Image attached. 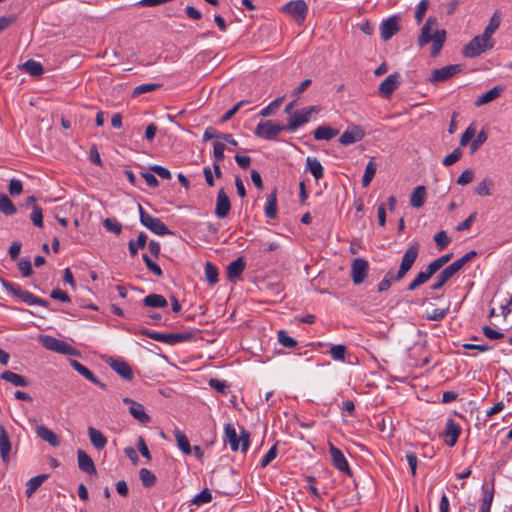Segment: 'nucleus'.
<instances>
[{
  "mask_svg": "<svg viewBox=\"0 0 512 512\" xmlns=\"http://www.w3.org/2000/svg\"><path fill=\"white\" fill-rule=\"evenodd\" d=\"M419 249L420 245L418 242H413L409 245L402 257L397 273L393 274L392 271H389L379 282L377 287L379 293L387 291L392 286L393 282H398L406 276L418 257Z\"/></svg>",
  "mask_w": 512,
  "mask_h": 512,
  "instance_id": "obj_1",
  "label": "nucleus"
},
{
  "mask_svg": "<svg viewBox=\"0 0 512 512\" xmlns=\"http://www.w3.org/2000/svg\"><path fill=\"white\" fill-rule=\"evenodd\" d=\"M446 40V31L438 28V22L433 17H428L421 28L418 37V45L423 47L431 43V57L439 55Z\"/></svg>",
  "mask_w": 512,
  "mask_h": 512,
  "instance_id": "obj_2",
  "label": "nucleus"
},
{
  "mask_svg": "<svg viewBox=\"0 0 512 512\" xmlns=\"http://www.w3.org/2000/svg\"><path fill=\"white\" fill-rule=\"evenodd\" d=\"M250 434L247 430L242 429L240 435L237 434L236 428L232 423H226L224 425V436L223 441L228 444L233 452L241 449L245 453L249 448Z\"/></svg>",
  "mask_w": 512,
  "mask_h": 512,
  "instance_id": "obj_3",
  "label": "nucleus"
},
{
  "mask_svg": "<svg viewBox=\"0 0 512 512\" xmlns=\"http://www.w3.org/2000/svg\"><path fill=\"white\" fill-rule=\"evenodd\" d=\"M2 286L8 294H11L21 302L28 305H38L42 307L48 306V302L45 299L39 298L31 292L22 289L18 284L2 280Z\"/></svg>",
  "mask_w": 512,
  "mask_h": 512,
  "instance_id": "obj_4",
  "label": "nucleus"
},
{
  "mask_svg": "<svg viewBox=\"0 0 512 512\" xmlns=\"http://www.w3.org/2000/svg\"><path fill=\"white\" fill-rule=\"evenodd\" d=\"M138 211L140 223L152 233L158 236L174 234L160 218L153 217L145 212L141 204H138Z\"/></svg>",
  "mask_w": 512,
  "mask_h": 512,
  "instance_id": "obj_5",
  "label": "nucleus"
},
{
  "mask_svg": "<svg viewBox=\"0 0 512 512\" xmlns=\"http://www.w3.org/2000/svg\"><path fill=\"white\" fill-rule=\"evenodd\" d=\"M494 47L493 39L484 37L483 34L475 36L463 48V54L469 58H475Z\"/></svg>",
  "mask_w": 512,
  "mask_h": 512,
  "instance_id": "obj_6",
  "label": "nucleus"
},
{
  "mask_svg": "<svg viewBox=\"0 0 512 512\" xmlns=\"http://www.w3.org/2000/svg\"><path fill=\"white\" fill-rule=\"evenodd\" d=\"M140 333L155 341L168 345H175L181 342H185L190 340L192 337L190 333H159L148 329H142L140 330Z\"/></svg>",
  "mask_w": 512,
  "mask_h": 512,
  "instance_id": "obj_7",
  "label": "nucleus"
},
{
  "mask_svg": "<svg viewBox=\"0 0 512 512\" xmlns=\"http://www.w3.org/2000/svg\"><path fill=\"white\" fill-rule=\"evenodd\" d=\"M40 342L44 348L50 351L61 353L64 355H75L76 350L63 340L57 339L50 335L40 337Z\"/></svg>",
  "mask_w": 512,
  "mask_h": 512,
  "instance_id": "obj_8",
  "label": "nucleus"
},
{
  "mask_svg": "<svg viewBox=\"0 0 512 512\" xmlns=\"http://www.w3.org/2000/svg\"><path fill=\"white\" fill-rule=\"evenodd\" d=\"M315 106H308L301 110H296L288 118L287 129L290 132H295L300 126L304 125L309 121V118L313 112H316Z\"/></svg>",
  "mask_w": 512,
  "mask_h": 512,
  "instance_id": "obj_9",
  "label": "nucleus"
},
{
  "mask_svg": "<svg viewBox=\"0 0 512 512\" xmlns=\"http://www.w3.org/2000/svg\"><path fill=\"white\" fill-rule=\"evenodd\" d=\"M282 11L291 16L298 24H302L307 16L308 5L304 0H294L285 4Z\"/></svg>",
  "mask_w": 512,
  "mask_h": 512,
  "instance_id": "obj_10",
  "label": "nucleus"
},
{
  "mask_svg": "<svg viewBox=\"0 0 512 512\" xmlns=\"http://www.w3.org/2000/svg\"><path fill=\"white\" fill-rule=\"evenodd\" d=\"M284 129L285 126L275 124L270 120L262 121L257 125L255 135L265 140H273Z\"/></svg>",
  "mask_w": 512,
  "mask_h": 512,
  "instance_id": "obj_11",
  "label": "nucleus"
},
{
  "mask_svg": "<svg viewBox=\"0 0 512 512\" xmlns=\"http://www.w3.org/2000/svg\"><path fill=\"white\" fill-rule=\"evenodd\" d=\"M460 71L461 66L459 64H451L439 69H434L430 74L429 81L433 84L444 82L452 78Z\"/></svg>",
  "mask_w": 512,
  "mask_h": 512,
  "instance_id": "obj_12",
  "label": "nucleus"
},
{
  "mask_svg": "<svg viewBox=\"0 0 512 512\" xmlns=\"http://www.w3.org/2000/svg\"><path fill=\"white\" fill-rule=\"evenodd\" d=\"M369 270V263L363 258H355L351 264V278L355 285L364 282Z\"/></svg>",
  "mask_w": 512,
  "mask_h": 512,
  "instance_id": "obj_13",
  "label": "nucleus"
},
{
  "mask_svg": "<svg viewBox=\"0 0 512 512\" xmlns=\"http://www.w3.org/2000/svg\"><path fill=\"white\" fill-rule=\"evenodd\" d=\"M329 454L332 458L335 468L349 476L352 475V471L350 469L346 457L344 456L340 449H338L331 443H329Z\"/></svg>",
  "mask_w": 512,
  "mask_h": 512,
  "instance_id": "obj_14",
  "label": "nucleus"
},
{
  "mask_svg": "<svg viewBox=\"0 0 512 512\" xmlns=\"http://www.w3.org/2000/svg\"><path fill=\"white\" fill-rule=\"evenodd\" d=\"M231 209L229 197L223 188H221L216 197L215 215L219 219H223L228 216Z\"/></svg>",
  "mask_w": 512,
  "mask_h": 512,
  "instance_id": "obj_15",
  "label": "nucleus"
},
{
  "mask_svg": "<svg viewBox=\"0 0 512 512\" xmlns=\"http://www.w3.org/2000/svg\"><path fill=\"white\" fill-rule=\"evenodd\" d=\"M399 22L397 16H391L382 21L380 25V35L384 41L391 39L399 31Z\"/></svg>",
  "mask_w": 512,
  "mask_h": 512,
  "instance_id": "obj_16",
  "label": "nucleus"
},
{
  "mask_svg": "<svg viewBox=\"0 0 512 512\" xmlns=\"http://www.w3.org/2000/svg\"><path fill=\"white\" fill-rule=\"evenodd\" d=\"M364 130L359 126L348 127L340 136L339 142L342 145H350L363 139Z\"/></svg>",
  "mask_w": 512,
  "mask_h": 512,
  "instance_id": "obj_17",
  "label": "nucleus"
},
{
  "mask_svg": "<svg viewBox=\"0 0 512 512\" xmlns=\"http://www.w3.org/2000/svg\"><path fill=\"white\" fill-rule=\"evenodd\" d=\"M444 434L447 437L445 443L449 447H453L457 443L461 434V427L454 419L448 418L446 421Z\"/></svg>",
  "mask_w": 512,
  "mask_h": 512,
  "instance_id": "obj_18",
  "label": "nucleus"
},
{
  "mask_svg": "<svg viewBox=\"0 0 512 512\" xmlns=\"http://www.w3.org/2000/svg\"><path fill=\"white\" fill-rule=\"evenodd\" d=\"M400 85V75L398 73L390 74L384 81L379 85L378 91L385 97H390L391 94Z\"/></svg>",
  "mask_w": 512,
  "mask_h": 512,
  "instance_id": "obj_19",
  "label": "nucleus"
},
{
  "mask_svg": "<svg viewBox=\"0 0 512 512\" xmlns=\"http://www.w3.org/2000/svg\"><path fill=\"white\" fill-rule=\"evenodd\" d=\"M481 489L482 498L479 512H490L494 498V479H492L491 485L483 483Z\"/></svg>",
  "mask_w": 512,
  "mask_h": 512,
  "instance_id": "obj_20",
  "label": "nucleus"
},
{
  "mask_svg": "<svg viewBox=\"0 0 512 512\" xmlns=\"http://www.w3.org/2000/svg\"><path fill=\"white\" fill-rule=\"evenodd\" d=\"M71 366L75 371H77L81 376H83L85 379L89 380L90 382L94 383L95 385L99 386L101 389H106V385L101 382L97 376L93 374L92 371H90L87 367H85L83 364L76 360H71Z\"/></svg>",
  "mask_w": 512,
  "mask_h": 512,
  "instance_id": "obj_21",
  "label": "nucleus"
},
{
  "mask_svg": "<svg viewBox=\"0 0 512 512\" xmlns=\"http://www.w3.org/2000/svg\"><path fill=\"white\" fill-rule=\"evenodd\" d=\"M79 469L87 474H96V468L92 458L83 450L77 451Z\"/></svg>",
  "mask_w": 512,
  "mask_h": 512,
  "instance_id": "obj_22",
  "label": "nucleus"
},
{
  "mask_svg": "<svg viewBox=\"0 0 512 512\" xmlns=\"http://www.w3.org/2000/svg\"><path fill=\"white\" fill-rule=\"evenodd\" d=\"M36 434L43 441H46L53 447H58L60 445L59 437L49 428L39 425L36 427Z\"/></svg>",
  "mask_w": 512,
  "mask_h": 512,
  "instance_id": "obj_23",
  "label": "nucleus"
},
{
  "mask_svg": "<svg viewBox=\"0 0 512 512\" xmlns=\"http://www.w3.org/2000/svg\"><path fill=\"white\" fill-rule=\"evenodd\" d=\"M11 452V442L4 426L0 425V455L3 462H7Z\"/></svg>",
  "mask_w": 512,
  "mask_h": 512,
  "instance_id": "obj_24",
  "label": "nucleus"
},
{
  "mask_svg": "<svg viewBox=\"0 0 512 512\" xmlns=\"http://www.w3.org/2000/svg\"><path fill=\"white\" fill-rule=\"evenodd\" d=\"M306 171L310 172L316 181L324 176V168L320 161L315 157H307Z\"/></svg>",
  "mask_w": 512,
  "mask_h": 512,
  "instance_id": "obj_25",
  "label": "nucleus"
},
{
  "mask_svg": "<svg viewBox=\"0 0 512 512\" xmlns=\"http://www.w3.org/2000/svg\"><path fill=\"white\" fill-rule=\"evenodd\" d=\"M110 367L113 371H115L117 374H119L122 378L125 380H132L133 378V372L128 365L123 360H114L110 363Z\"/></svg>",
  "mask_w": 512,
  "mask_h": 512,
  "instance_id": "obj_26",
  "label": "nucleus"
},
{
  "mask_svg": "<svg viewBox=\"0 0 512 512\" xmlns=\"http://www.w3.org/2000/svg\"><path fill=\"white\" fill-rule=\"evenodd\" d=\"M88 435H89V439H90L92 445L96 449L101 450L106 446L107 439L100 430H98L94 427H89Z\"/></svg>",
  "mask_w": 512,
  "mask_h": 512,
  "instance_id": "obj_27",
  "label": "nucleus"
},
{
  "mask_svg": "<svg viewBox=\"0 0 512 512\" xmlns=\"http://www.w3.org/2000/svg\"><path fill=\"white\" fill-rule=\"evenodd\" d=\"M129 413L142 424H146L151 420V417L145 412L144 406L138 402L132 403V406L129 407Z\"/></svg>",
  "mask_w": 512,
  "mask_h": 512,
  "instance_id": "obj_28",
  "label": "nucleus"
},
{
  "mask_svg": "<svg viewBox=\"0 0 512 512\" xmlns=\"http://www.w3.org/2000/svg\"><path fill=\"white\" fill-rule=\"evenodd\" d=\"M1 378L17 387H26L29 385V381L24 376L9 370L4 371L1 374Z\"/></svg>",
  "mask_w": 512,
  "mask_h": 512,
  "instance_id": "obj_29",
  "label": "nucleus"
},
{
  "mask_svg": "<svg viewBox=\"0 0 512 512\" xmlns=\"http://www.w3.org/2000/svg\"><path fill=\"white\" fill-rule=\"evenodd\" d=\"M426 199V188L422 185L417 186L411 196H410V205L413 208H420L424 205Z\"/></svg>",
  "mask_w": 512,
  "mask_h": 512,
  "instance_id": "obj_30",
  "label": "nucleus"
},
{
  "mask_svg": "<svg viewBox=\"0 0 512 512\" xmlns=\"http://www.w3.org/2000/svg\"><path fill=\"white\" fill-rule=\"evenodd\" d=\"M245 269V263L242 258H237L232 261L227 267V276L230 280H234L240 277Z\"/></svg>",
  "mask_w": 512,
  "mask_h": 512,
  "instance_id": "obj_31",
  "label": "nucleus"
},
{
  "mask_svg": "<svg viewBox=\"0 0 512 512\" xmlns=\"http://www.w3.org/2000/svg\"><path fill=\"white\" fill-rule=\"evenodd\" d=\"M339 131L330 126L322 125L314 131V138L316 140H331L338 135Z\"/></svg>",
  "mask_w": 512,
  "mask_h": 512,
  "instance_id": "obj_32",
  "label": "nucleus"
},
{
  "mask_svg": "<svg viewBox=\"0 0 512 512\" xmlns=\"http://www.w3.org/2000/svg\"><path fill=\"white\" fill-rule=\"evenodd\" d=\"M48 477V474H40L29 479L26 483V496L31 497Z\"/></svg>",
  "mask_w": 512,
  "mask_h": 512,
  "instance_id": "obj_33",
  "label": "nucleus"
},
{
  "mask_svg": "<svg viewBox=\"0 0 512 512\" xmlns=\"http://www.w3.org/2000/svg\"><path fill=\"white\" fill-rule=\"evenodd\" d=\"M143 305L152 308H164L168 303L165 297L160 294H149L143 299Z\"/></svg>",
  "mask_w": 512,
  "mask_h": 512,
  "instance_id": "obj_34",
  "label": "nucleus"
},
{
  "mask_svg": "<svg viewBox=\"0 0 512 512\" xmlns=\"http://www.w3.org/2000/svg\"><path fill=\"white\" fill-rule=\"evenodd\" d=\"M264 213L266 217L274 219L277 216V195L276 191L267 196Z\"/></svg>",
  "mask_w": 512,
  "mask_h": 512,
  "instance_id": "obj_35",
  "label": "nucleus"
},
{
  "mask_svg": "<svg viewBox=\"0 0 512 512\" xmlns=\"http://www.w3.org/2000/svg\"><path fill=\"white\" fill-rule=\"evenodd\" d=\"M147 243V234L145 232H140L136 240H130L128 243V248L130 255L132 257L136 256L138 253V249H143Z\"/></svg>",
  "mask_w": 512,
  "mask_h": 512,
  "instance_id": "obj_36",
  "label": "nucleus"
},
{
  "mask_svg": "<svg viewBox=\"0 0 512 512\" xmlns=\"http://www.w3.org/2000/svg\"><path fill=\"white\" fill-rule=\"evenodd\" d=\"M501 92H502L501 87H494V88L488 90L487 92H485L484 94H482L481 96H479L476 99V101H475L476 106H482L484 104H487V103L495 100L496 98H498L500 96Z\"/></svg>",
  "mask_w": 512,
  "mask_h": 512,
  "instance_id": "obj_37",
  "label": "nucleus"
},
{
  "mask_svg": "<svg viewBox=\"0 0 512 512\" xmlns=\"http://www.w3.org/2000/svg\"><path fill=\"white\" fill-rule=\"evenodd\" d=\"M174 436L177 441V446L179 449L185 454L189 455L192 452V448L190 446L189 440L186 435L179 429L174 431Z\"/></svg>",
  "mask_w": 512,
  "mask_h": 512,
  "instance_id": "obj_38",
  "label": "nucleus"
},
{
  "mask_svg": "<svg viewBox=\"0 0 512 512\" xmlns=\"http://www.w3.org/2000/svg\"><path fill=\"white\" fill-rule=\"evenodd\" d=\"M23 69L31 76L38 77L44 73V68L42 64L35 60H27L23 64Z\"/></svg>",
  "mask_w": 512,
  "mask_h": 512,
  "instance_id": "obj_39",
  "label": "nucleus"
},
{
  "mask_svg": "<svg viewBox=\"0 0 512 512\" xmlns=\"http://www.w3.org/2000/svg\"><path fill=\"white\" fill-rule=\"evenodd\" d=\"M16 207L10 198L5 194H0V212L6 216H11L16 213Z\"/></svg>",
  "mask_w": 512,
  "mask_h": 512,
  "instance_id": "obj_40",
  "label": "nucleus"
},
{
  "mask_svg": "<svg viewBox=\"0 0 512 512\" xmlns=\"http://www.w3.org/2000/svg\"><path fill=\"white\" fill-rule=\"evenodd\" d=\"M493 186V181L489 178H485L478 183L474 192L481 197L489 196L492 193Z\"/></svg>",
  "mask_w": 512,
  "mask_h": 512,
  "instance_id": "obj_41",
  "label": "nucleus"
},
{
  "mask_svg": "<svg viewBox=\"0 0 512 512\" xmlns=\"http://www.w3.org/2000/svg\"><path fill=\"white\" fill-rule=\"evenodd\" d=\"M376 170H377V164L373 160H370L366 165L364 175L362 178V186L363 187H368L370 185L371 181L373 180V178L376 174Z\"/></svg>",
  "mask_w": 512,
  "mask_h": 512,
  "instance_id": "obj_42",
  "label": "nucleus"
},
{
  "mask_svg": "<svg viewBox=\"0 0 512 512\" xmlns=\"http://www.w3.org/2000/svg\"><path fill=\"white\" fill-rule=\"evenodd\" d=\"M205 277L209 284L214 285L219 280L218 269L211 262H206L204 267Z\"/></svg>",
  "mask_w": 512,
  "mask_h": 512,
  "instance_id": "obj_43",
  "label": "nucleus"
},
{
  "mask_svg": "<svg viewBox=\"0 0 512 512\" xmlns=\"http://www.w3.org/2000/svg\"><path fill=\"white\" fill-rule=\"evenodd\" d=\"M500 16H498L496 13L491 17L489 24L486 26L483 35L486 38L492 39V35L495 33V31L500 26Z\"/></svg>",
  "mask_w": 512,
  "mask_h": 512,
  "instance_id": "obj_44",
  "label": "nucleus"
},
{
  "mask_svg": "<svg viewBox=\"0 0 512 512\" xmlns=\"http://www.w3.org/2000/svg\"><path fill=\"white\" fill-rule=\"evenodd\" d=\"M139 477L144 487H152L156 483V476L146 468L139 471Z\"/></svg>",
  "mask_w": 512,
  "mask_h": 512,
  "instance_id": "obj_45",
  "label": "nucleus"
},
{
  "mask_svg": "<svg viewBox=\"0 0 512 512\" xmlns=\"http://www.w3.org/2000/svg\"><path fill=\"white\" fill-rule=\"evenodd\" d=\"M278 342L285 348H294L297 345V341L290 337L284 330H280L277 334Z\"/></svg>",
  "mask_w": 512,
  "mask_h": 512,
  "instance_id": "obj_46",
  "label": "nucleus"
},
{
  "mask_svg": "<svg viewBox=\"0 0 512 512\" xmlns=\"http://www.w3.org/2000/svg\"><path fill=\"white\" fill-rule=\"evenodd\" d=\"M212 501V494L208 489H203L200 493L194 496L192 499V504L200 506L202 504H207Z\"/></svg>",
  "mask_w": 512,
  "mask_h": 512,
  "instance_id": "obj_47",
  "label": "nucleus"
},
{
  "mask_svg": "<svg viewBox=\"0 0 512 512\" xmlns=\"http://www.w3.org/2000/svg\"><path fill=\"white\" fill-rule=\"evenodd\" d=\"M346 346L342 344L333 345L330 348L329 354L330 356L337 361H343L346 356Z\"/></svg>",
  "mask_w": 512,
  "mask_h": 512,
  "instance_id": "obj_48",
  "label": "nucleus"
},
{
  "mask_svg": "<svg viewBox=\"0 0 512 512\" xmlns=\"http://www.w3.org/2000/svg\"><path fill=\"white\" fill-rule=\"evenodd\" d=\"M453 257V253H446L439 258L433 260L429 266L431 269L436 273L438 270H440L446 263H448Z\"/></svg>",
  "mask_w": 512,
  "mask_h": 512,
  "instance_id": "obj_49",
  "label": "nucleus"
},
{
  "mask_svg": "<svg viewBox=\"0 0 512 512\" xmlns=\"http://www.w3.org/2000/svg\"><path fill=\"white\" fill-rule=\"evenodd\" d=\"M283 100H284V96L275 99L274 101H272L269 105H267L260 111V115L262 117L270 116L279 108V106L281 105Z\"/></svg>",
  "mask_w": 512,
  "mask_h": 512,
  "instance_id": "obj_50",
  "label": "nucleus"
},
{
  "mask_svg": "<svg viewBox=\"0 0 512 512\" xmlns=\"http://www.w3.org/2000/svg\"><path fill=\"white\" fill-rule=\"evenodd\" d=\"M487 133L481 130L470 144V152H476L487 140Z\"/></svg>",
  "mask_w": 512,
  "mask_h": 512,
  "instance_id": "obj_51",
  "label": "nucleus"
},
{
  "mask_svg": "<svg viewBox=\"0 0 512 512\" xmlns=\"http://www.w3.org/2000/svg\"><path fill=\"white\" fill-rule=\"evenodd\" d=\"M477 252L472 250L453 262V265L460 271L468 262L474 259Z\"/></svg>",
  "mask_w": 512,
  "mask_h": 512,
  "instance_id": "obj_52",
  "label": "nucleus"
},
{
  "mask_svg": "<svg viewBox=\"0 0 512 512\" xmlns=\"http://www.w3.org/2000/svg\"><path fill=\"white\" fill-rule=\"evenodd\" d=\"M277 456V444H274L267 453L262 457L260 466L262 468L267 467Z\"/></svg>",
  "mask_w": 512,
  "mask_h": 512,
  "instance_id": "obj_53",
  "label": "nucleus"
},
{
  "mask_svg": "<svg viewBox=\"0 0 512 512\" xmlns=\"http://www.w3.org/2000/svg\"><path fill=\"white\" fill-rule=\"evenodd\" d=\"M103 225L107 231L115 233L116 235H119L122 231V225L118 221L111 218H106L103 221Z\"/></svg>",
  "mask_w": 512,
  "mask_h": 512,
  "instance_id": "obj_54",
  "label": "nucleus"
},
{
  "mask_svg": "<svg viewBox=\"0 0 512 512\" xmlns=\"http://www.w3.org/2000/svg\"><path fill=\"white\" fill-rule=\"evenodd\" d=\"M434 241H435L437 247L440 250H442L446 246H448V244L450 243V238L448 237V235L445 231L441 230L434 235Z\"/></svg>",
  "mask_w": 512,
  "mask_h": 512,
  "instance_id": "obj_55",
  "label": "nucleus"
},
{
  "mask_svg": "<svg viewBox=\"0 0 512 512\" xmlns=\"http://www.w3.org/2000/svg\"><path fill=\"white\" fill-rule=\"evenodd\" d=\"M462 156V151L460 148H455L450 154H448L443 160L442 164L444 166H451L456 163Z\"/></svg>",
  "mask_w": 512,
  "mask_h": 512,
  "instance_id": "obj_56",
  "label": "nucleus"
},
{
  "mask_svg": "<svg viewBox=\"0 0 512 512\" xmlns=\"http://www.w3.org/2000/svg\"><path fill=\"white\" fill-rule=\"evenodd\" d=\"M475 134V126L473 124L469 125L460 138V145L465 147L475 137Z\"/></svg>",
  "mask_w": 512,
  "mask_h": 512,
  "instance_id": "obj_57",
  "label": "nucleus"
},
{
  "mask_svg": "<svg viewBox=\"0 0 512 512\" xmlns=\"http://www.w3.org/2000/svg\"><path fill=\"white\" fill-rule=\"evenodd\" d=\"M435 272L431 269V267L428 265L424 271H420L414 280L420 285L425 284L433 275Z\"/></svg>",
  "mask_w": 512,
  "mask_h": 512,
  "instance_id": "obj_58",
  "label": "nucleus"
},
{
  "mask_svg": "<svg viewBox=\"0 0 512 512\" xmlns=\"http://www.w3.org/2000/svg\"><path fill=\"white\" fill-rule=\"evenodd\" d=\"M160 86H161L160 84H156V83L141 84V85L134 87L133 95H140L143 93L152 92V91L156 90L157 88H159Z\"/></svg>",
  "mask_w": 512,
  "mask_h": 512,
  "instance_id": "obj_59",
  "label": "nucleus"
},
{
  "mask_svg": "<svg viewBox=\"0 0 512 512\" xmlns=\"http://www.w3.org/2000/svg\"><path fill=\"white\" fill-rule=\"evenodd\" d=\"M482 332L484 336L489 340H500L504 338V333L494 330L488 325L482 327Z\"/></svg>",
  "mask_w": 512,
  "mask_h": 512,
  "instance_id": "obj_60",
  "label": "nucleus"
},
{
  "mask_svg": "<svg viewBox=\"0 0 512 512\" xmlns=\"http://www.w3.org/2000/svg\"><path fill=\"white\" fill-rule=\"evenodd\" d=\"M246 104H249L248 100H241L238 103H236L231 109H229L223 114L222 121L226 122L230 120L239 111V109Z\"/></svg>",
  "mask_w": 512,
  "mask_h": 512,
  "instance_id": "obj_61",
  "label": "nucleus"
},
{
  "mask_svg": "<svg viewBox=\"0 0 512 512\" xmlns=\"http://www.w3.org/2000/svg\"><path fill=\"white\" fill-rule=\"evenodd\" d=\"M429 1L428 0H421L419 4L417 5L416 12H415V19L418 24H420L425 16V13L428 8Z\"/></svg>",
  "mask_w": 512,
  "mask_h": 512,
  "instance_id": "obj_62",
  "label": "nucleus"
},
{
  "mask_svg": "<svg viewBox=\"0 0 512 512\" xmlns=\"http://www.w3.org/2000/svg\"><path fill=\"white\" fill-rule=\"evenodd\" d=\"M459 271L458 269L451 263L447 267H445L440 273L439 277L442 278L446 283Z\"/></svg>",
  "mask_w": 512,
  "mask_h": 512,
  "instance_id": "obj_63",
  "label": "nucleus"
},
{
  "mask_svg": "<svg viewBox=\"0 0 512 512\" xmlns=\"http://www.w3.org/2000/svg\"><path fill=\"white\" fill-rule=\"evenodd\" d=\"M473 179H474V171L472 169H466L458 177L457 184L464 186V185L471 183L473 181Z\"/></svg>",
  "mask_w": 512,
  "mask_h": 512,
  "instance_id": "obj_64",
  "label": "nucleus"
}]
</instances>
